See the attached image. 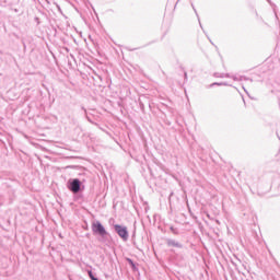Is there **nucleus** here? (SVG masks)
<instances>
[{"mask_svg": "<svg viewBox=\"0 0 280 280\" xmlns=\"http://www.w3.org/2000/svg\"><path fill=\"white\" fill-rule=\"evenodd\" d=\"M92 231L93 233H97V235H101L102 237L106 235V229H104V225H102L100 221H96L95 223L92 224Z\"/></svg>", "mask_w": 280, "mask_h": 280, "instance_id": "f257e3e1", "label": "nucleus"}, {"mask_svg": "<svg viewBox=\"0 0 280 280\" xmlns=\"http://www.w3.org/2000/svg\"><path fill=\"white\" fill-rule=\"evenodd\" d=\"M114 229L116 233H118L119 237L124 240V242L128 240V229L126 226L115 225Z\"/></svg>", "mask_w": 280, "mask_h": 280, "instance_id": "f03ea898", "label": "nucleus"}, {"mask_svg": "<svg viewBox=\"0 0 280 280\" xmlns=\"http://www.w3.org/2000/svg\"><path fill=\"white\" fill-rule=\"evenodd\" d=\"M70 191L78 194L80 191V179H73L70 184Z\"/></svg>", "mask_w": 280, "mask_h": 280, "instance_id": "7ed1b4c3", "label": "nucleus"}, {"mask_svg": "<svg viewBox=\"0 0 280 280\" xmlns=\"http://www.w3.org/2000/svg\"><path fill=\"white\" fill-rule=\"evenodd\" d=\"M128 261H129L130 266H131L132 268H135V262H133L131 259H128Z\"/></svg>", "mask_w": 280, "mask_h": 280, "instance_id": "20e7f679", "label": "nucleus"}]
</instances>
